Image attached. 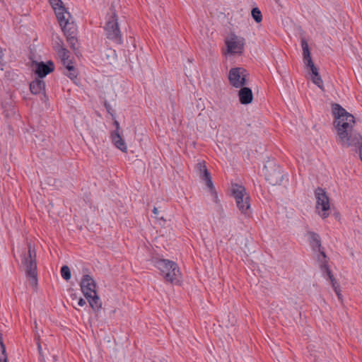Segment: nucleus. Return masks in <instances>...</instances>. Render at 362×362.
I'll use <instances>...</instances> for the list:
<instances>
[{
  "instance_id": "nucleus-1",
  "label": "nucleus",
  "mask_w": 362,
  "mask_h": 362,
  "mask_svg": "<svg viewBox=\"0 0 362 362\" xmlns=\"http://www.w3.org/2000/svg\"><path fill=\"white\" fill-rule=\"evenodd\" d=\"M334 124L337 132L338 143L343 147H351L358 152L362 161V136L353 132L354 117L339 104L332 105Z\"/></svg>"
},
{
  "instance_id": "nucleus-2",
  "label": "nucleus",
  "mask_w": 362,
  "mask_h": 362,
  "mask_svg": "<svg viewBox=\"0 0 362 362\" xmlns=\"http://www.w3.org/2000/svg\"><path fill=\"white\" fill-rule=\"evenodd\" d=\"M152 262L160 272L166 281L175 283L180 275V269L177 264L171 260L154 257Z\"/></svg>"
},
{
  "instance_id": "nucleus-3",
  "label": "nucleus",
  "mask_w": 362,
  "mask_h": 362,
  "mask_svg": "<svg viewBox=\"0 0 362 362\" xmlns=\"http://www.w3.org/2000/svg\"><path fill=\"white\" fill-rule=\"evenodd\" d=\"M28 246V252L22 255L21 265L29 279L30 284L33 286H35L37 283L36 252L35 250L32 248L30 243H29Z\"/></svg>"
},
{
  "instance_id": "nucleus-4",
  "label": "nucleus",
  "mask_w": 362,
  "mask_h": 362,
  "mask_svg": "<svg viewBox=\"0 0 362 362\" xmlns=\"http://www.w3.org/2000/svg\"><path fill=\"white\" fill-rule=\"evenodd\" d=\"M232 194L235 200L236 206L240 213L245 216H250L252 214L250 208V197L246 192L245 188L240 185H232Z\"/></svg>"
},
{
  "instance_id": "nucleus-5",
  "label": "nucleus",
  "mask_w": 362,
  "mask_h": 362,
  "mask_svg": "<svg viewBox=\"0 0 362 362\" xmlns=\"http://www.w3.org/2000/svg\"><path fill=\"white\" fill-rule=\"evenodd\" d=\"M107 37L117 44L122 43V37L119 28L117 16L115 13L107 19L105 26Z\"/></svg>"
},
{
  "instance_id": "nucleus-6",
  "label": "nucleus",
  "mask_w": 362,
  "mask_h": 362,
  "mask_svg": "<svg viewBox=\"0 0 362 362\" xmlns=\"http://www.w3.org/2000/svg\"><path fill=\"white\" fill-rule=\"evenodd\" d=\"M315 195L316 198V211L322 218H325L329 216L330 211L329 197L325 191L320 187L315 189Z\"/></svg>"
},
{
  "instance_id": "nucleus-7",
  "label": "nucleus",
  "mask_w": 362,
  "mask_h": 362,
  "mask_svg": "<svg viewBox=\"0 0 362 362\" xmlns=\"http://www.w3.org/2000/svg\"><path fill=\"white\" fill-rule=\"evenodd\" d=\"M247 71L243 67L231 68L228 72L229 83L235 88L245 86L247 84Z\"/></svg>"
},
{
  "instance_id": "nucleus-8",
  "label": "nucleus",
  "mask_w": 362,
  "mask_h": 362,
  "mask_svg": "<svg viewBox=\"0 0 362 362\" xmlns=\"http://www.w3.org/2000/svg\"><path fill=\"white\" fill-rule=\"evenodd\" d=\"M227 49L226 54H240L243 50L244 40L236 35L228 37L225 41Z\"/></svg>"
},
{
  "instance_id": "nucleus-9",
  "label": "nucleus",
  "mask_w": 362,
  "mask_h": 362,
  "mask_svg": "<svg viewBox=\"0 0 362 362\" xmlns=\"http://www.w3.org/2000/svg\"><path fill=\"white\" fill-rule=\"evenodd\" d=\"M197 168L199 171V177L205 182L206 185L209 189L213 201L216 203L218 202V195L215 191L210 173L208 172L205 164L204 163H199L197 164Z\"/></svg>"
},
{
  "instance_id": "nucleus-10",
  "label": "nucleus",
  "mask_w": 362,
  "mask_h": 362,
  "mask_svg": "<svg viewBox=\"0 0 362 362\" xmlns=\"http://www.w3.org/2000/svg\"><path fill=\"white\" fill-rule=\"evenodd\" d=\"M81 290L86 298L91 297L92 293L96 292V284L94 279L88 274L83 276L80 282Z\"/></svg>"
},
{
  "instance_id": "nucleus-11",
  "label": "nucleus",
  "mask_w": 362,
  "mask_h": 362,
  "mask_svg": "<svg viewBox=\"0 0 362 362\" xmlns=\"http://www.w3.org/2000/svg\"><path fill=\"white\" fill-rule=\"evenodd\" d=\"M55 14L64 33L75 28L73 23L70 22L71 14L66 11V8H64V11H59Z\"/></svg>"
},
{
  "instance_id": "nucleus-12",
  "label": "nucleus",
  "mask_w": 362,
  "mask_h": 362,
  "mask_svg": "<svg viewBox=\"0 0 362 362\" xmlns=\"http://www.w3.org/2000/svg\"><path fill=\"white\" fill-rule=\"evenodd\" d=\"M265 177L267 180L272 185H280L283 180V175L281 169L279 168L268 169V167H264Z\"/></svg>"
},
{
  "instance_id": "nucleus-13",
  "label": "nucleus",
  "mask_w": 362,
  "mask_h": 362,
  "mask_svg": "<svg viewBox=\"0 0 362 362\" xmlns=\"http://www.w3.org/2000/svg\"><path fill=\"white\" fill-rule=\"evenodd\" d=\"M33 68L35 69V73L39 78H42L54 71V65L51 61H49L47 63H44L42 62H35L33 64Z\"/></svg>"
},
{
  "instance_id": "nucleus-14",
  "label": "nucleus",
  "mask_w": 362,
  "mask_h": 362,
  "mask_svg": "<svg viewBox=\"0 0 362 362\" xmlns=\"http://www.w3.org/2000/svg\"><path fill=\"white\" fill-rule=\"evenodd\" d=\"M240 88L238 93L240 102L243 105L250 103L253 98L252 90L244 86Z\"/></svg>"
},
{
  "instance_id": "nucleus-15",
  "label": "nucleus",
  "mask_w": 362,
  "mask_h": 362,
  "mask_svg": "<svg viewBox=\"0 0 362 362\" xmlns=\"http://www.w3.org/2000/svg\"><path fill=\"white\" fill-rule=\"evenodd\" d=\"M111 139L115 146L122 152H126L127 150V144L124 140L122 138L121 135L117 132H113L111 134Z\"/></svg>"
},
{
  "instance_id": "nucleus-16",
  "label": "nucleus",
  "mask_w": 362,
  "mask_h": 362,
  "mask_svg": "<svg viewBox=\"0 0 362 362\" xmlns=\"http://www.w3.org/2000/svg\"><path fill=\"white\" fill-rule=\"evenodd\" d=\"M301 47L303 49V62L308 67L313 65V60L310 57V52L308 47V44L305 38L301 39Z\"/></svg>"
},
{
  "instance_id": "nucleus-17",
  "label": "nucleus",
  "mask_w": 362,
  "mask_h": 362,
  "mask_svg": "<svg viewBox=\"0 0 362 362\" xmlns=\"http://www.w3.org/2000/svg\"><path fill=\"white\" fill-rule=\"evenodd\" d=\"M45 83L41 78H36L30 84V90L33 94H39L45 91Z\"/></svg>"
},
{
  "instance_id": "nucleus-18",
  "label": "nucleus",
  "mask_w": 362,
  "mask_h": 362,
  "mask_svg": "<svg viewBox=\"0 0 362 362\" xmlns=\"http://www.w3.org/2000/svg\"><path fill=\"white\" fill-rule=\"evenodd\" d=\"M86 299H88L90 306L93 310L98 311L101 308L102 303L96 292L92 293L91 297L86 298Z\"/></svg>"
},
{
  "instance_id": "nucleus-19",
  "label": "nucleus",
  "mask_w": 362,
  "mask_h": 362,
  "mask_svg": "<svg viewBox=\"0 0 362 362\" xmlns=\"http://www.w3.org/2000/svg\"><path fill=\"white\" fill-rule=\"evenodd\" d=\"M76 28H73V30H71L70 31H68L66 33H64V35L66 37V40L68 43L69 44L71 48L73 49H76L77 48V39L76 38Z\"/></svg>"
},
{
  "instance_id": "nucleus-20",
  "label": "nucleus",
  "mask_w": 362,
  "mask_h": 362,
  "mask_svg": "<svg viewBox=\"0 0 362 362\" xmlns=\"http://www.w3.org/2000/svg\"><path fill=\"white\" fill-rule=\"evenodd\" d=\"M308 235L312 247L313 249L317 248L318 250H320L321 247L320 236L317 233L313 232H308Z\"/></svg>"
},
{
  "instance_id": "nucleus-21",
  "label": "nucleus",
  "mask_w": 362,
  "mask_h": 362,
  "mask_svg": "<svg viewBox=\"0 0 362 362\" xmlns=\"http://www.w3.org/2000/svg\"><path fill=\"white\" fill-rule=\"evenodd\" d=\"M322 268H325V274H323L324 276H327L328 279L330 280V282L332 284V288L334 290L339 288V285L336 281L335 279L334 278L333 275L332 274V272L330 269L327 267L325 264H323Z\"/></svg>"
},
{
  "instance_id": "nucleus-22",
  "label": "nucleus",
  "mask_w": 362,
  "mask_h": 362,
  "mask_svg": "<svg viewBox=\"0 0 362 362\" xmlns=\"http://www.w3.org/2000/svg\"><path fill=\"white\" fill-rule=\"evenodd\" d=\"M55 47L61 60L67 59L68 58H69V52L65 47H64L59 42L57 43Z\"/></svg>"
},
{
  "instance_id": "nucleus-23",
  "label": "nucleus",
  "mask_w": 362,
  "mask_h": 362,
  "mask_svg": "<svg viewBox=\"0 0 362 362\" xmlns=\"http://www.w3.org/2000/svg\"><path fill=\"white\" fill-rule=\"evenodd\" d=\"M318 250L320 252V254L317 257V259H318V262H320V267L321 271L323 273V274H325V268H322V266H323V264H325L327 267H328L327 256H326L325 252L322 251L321 249H320Z\"/></svg>"
},
{
  "instance_id": "nucleus-24",
  "label": "nucleus",
  "mask_w": 362,
  "mask_h": 362,
  "mask_svg": "<svg viewBox=\"0 0 362 362\" xmlns=\"http://www.w3.org/2000/svg\"><path fill=\"white\" fill-rule=\"evenodd\" d=\"M49 1L55 13L59 11H64L65 7L62 0H49Z\"/></svg>"
},
{
  "instance_id": "nucleus-25",
  "label": "nucleus",
  "mask_w": 362,
  "mask_h": 362,
  "mask_svg": "<svg viewBox=\"0 0 362 362\" xmlns=\"http://www.w3.org/2000/svg\"><path fill=\"white\" fill-rule=\"evenodd\" d=\"M61 275H62V278L64 279H65L66 281H69L71 279V271L68 266L64 265L62 267Z\"/></svg>"
},
{
  "instance_id": "nucleus-26",
  "label": "nucleus",
  "mask_w": 362,
  "mask_h": 362,
  "mask_svg": "<svg viewBox=\"0 0 362 362\" xmlns=\"http://www.w3.org/2000/svg\"><path fill=\"white\" fill-rule=\"evenodd\" d=\"M252 16L257 23H259L262 20L261 11L257 8H254L252 10Z\"/></svg>"
},
{
  "instance_id": "nucleus-27",
  "label": "nucleus",
  "mask_w": 362,
  "mask_h": 362,
  "mask_svg": "<svg viewBox=\"0 0 362 362\" xmlns=\"http://www.w3.org/2000/svg\"><path fill=\"white\" fill-rule=\"evenodd\" d=\"M312 81L320 88H321V89L323 88V81H322V80L321 78V76L320 75L313 76Z\"/></svg>"
},
{
  "instance_id": "nucleus-28",
  "label": "nucleus",
  "mask_w": 362,
  "mask_h": 362,
  "mask_svg": "<svg viewBox=\"0 0 362 362\" xmlns=\"http://www.w3.org/2000/svg\"><path fill=\"white\" fill-rule=\"evenodd\" d=\"M0 356H7L6 346L4 343L0 344Z\"/></svg>"
},
{
  "instance_id": "nucleus-29",
  "label": "nucleus",
  "mask_w": 362,
  "mask_h": 362,
  "mask_svg": "<svg viewBox=\"0 0 362 362\" xmlns=\"http://www.w3.org/2000/svg\"><path fill=\"white\" fill-rule=\"evenodd\" d=\"M308 67L310 69L313 76L320 75L318 73L317 68L314 64Z\"/></svg>"
},
{
  "instance_id": "nucleus-30",
  "label": "nucleus",
  "mask_w": 362,
  "mask_h": 362,
  "mask_svg": "<svg viewBox=\"0 0 362 362\" xmlns=\"http://www.w3.org/2000/svg\"><path fill=\"white\" fill-rule=\"evenodd\" d=\"M65 74L67 75L71 79H73L76 77V71L74 70V71L66 72Z\"/></svg>"
},
{
  "instance_id": "nucleus-31",
  "label": "nucleus",
  "mask_w": 362,
  "mask_h": 362,
  "mask_svg": "<svg viewBox=\"0 0 362 362\" xmlns=\"http://www.w3.org/2000/svg\"><path fill=\"white\" fill-rule=\"evenodd\" d=\"M153 213L156 215V218H157L158 219L163 220V216H158V209L156 207L153 208Z\"/></svg>"
},
{
  "instance_id": "nucleus-32",
  "label": "nucleus",
  "mask_w": 362,
  "mask_h": 362,
  "mask_svg": "<svg viewBox=\"0 0 362 362\" xmlns=\"http://www.w3.org/2000/svg\"><path fill=\"white\" fill-rule=\"evenodd\" d=\"M65 68L67 72L74 71V70H76L72 64H70L69 65L67 64V66Z\"/></svg>"
},
{
  "instance_id": "nucleus-33",
  "label": "nucleus",
  "mask_w": 362,
  "mask_h": 362,
  "mask_svg": "<svg viewBox=\"0 0 362 362\" xmlns=\"http://www.w3.org/2000/svg\"><path fill=\"white\" fill-rule=\"evenodd\" d=\"M62 62L65 67L67 66V64L69 65L70 64H72L69 58H68L67 59H62Z\"/></svg>"
},
{
  "instance_id": "nucleus-34",
  "label": "nucleus",
  "mask_w": 362,
  "mask_h": 362,
  "mask_svg": "<svg viewBox=\"0 0 362 362\" xmlns=\"http://www.w3.org/2000/svg\"><path fill=\"white\" fill-rule=\"evenodd\" d=\"M334 292H335V293L337 294V297H338L339 300H341V294L340 288H337V289L334 290Z\"/></svg>"
},
{
  "instance_id": "nucleus-35",
  "label": "nucleus",
  "mask_w": 362,
  "mask_h": 362,
  "mask_svg": "<svg viewBox=\"0 0 362 362\" xmlns=\"http://www.w3.org/2000/svg\"><path fill=\"white\" fill-rule=\"evenodd\" d=\"M84 305H86V300L81 298L78 301V305L82 307Z\"/></svg>"
},
{
  "instance_id": "nucleus-36",
  "label": "nucleus",
  "mask_w": 362,
  "mask_h": 362,
  "mask_svg": "<svg viewBox=\"0 0 362 362\" xmlns=\"http://www.w3.org/2000/svg\"><path fill=\"white\" fill-rule=\"evenodd\" d=\"M0 362H8L7 356H0Z\"/></svg>"
},
{
  "instance_id": "nucleus-37",
  "label": "nucleus",
  "mask_w": 362,
  "mask_h": 362,
  "mask_svg": "<svg viewBox=\"0 0 362 362\" xmlns=\"http://www.w3.org/2000/svg\"><path fill=\"white\" fill-rule=\"evenodd\" d=\"M37 349H38L39 354H40V355L41 356H42V346H41V345H40L39 341H37Z\"/></svg>"
},
{
  "instance_id": "nucleus-38",
  "label": "nucleus",
  "mask_w": 362,
  "mask_h": 362,
  "mask_svg": "<svg viewBox=\"0 0 362 362\" xmlns=\"http://www.w3.org/2000/svg\"><path fill=\"white\" fill-rule=\"evenodd\" d=\"M114 124H115V127H116V131H115V132H118V130H119V122H118L117 121H116V120L115 121Z\"/></svg>"
},
{
  "instance_id": "nucleus-39",
  "label": "nucleus",
  "mask_w": 362,
  "mask_h": 362,
  "mask_svg": "<svg viewBox=\"0 0 362 362\" xmlns=\"http://www.w3.org/2000/svg\"><path fill=\"white\" fill-rule=\"evenodd\" d=\"M4 343L3 341V334L0 332V344Z\"/></svg>"
},
{
  "instance_id": "nucleus-40",
  "label": "nucleus",
  "mask_w": 362,
  "mask_h": 362,
  "mask_svg": "<svg viewBox=\"0 0 362 362\" xmlns=\"http://www.w3.org/2000/svg\"><path fill=\"white\" fill-rule=\"evenodd\" d=\"M3 56H4L3 50L1 48H0V59H2Z\"/></svg>"
},
{
  "instance_id": "nucleus-41",
  "label": "nucleus",
  "mask_w": 362,
  "mask_h": 362,
  "mask_svg": "<svg viewBox=\"0 0 362 362\" xmlns=\"http://www.w3.org/2000/svg\"><path fill=\"white\" fill-rule=\"evenodd\" d=\"M110 52L113 55H115V51H114V50H110Z\"/></svg>"
}]
</instances>
